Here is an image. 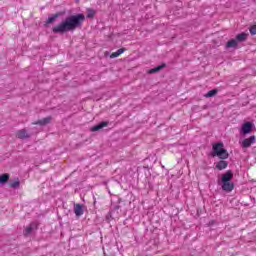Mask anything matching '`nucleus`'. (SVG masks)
Masks as SVG:
<instances>
[{
	"instance_id": "1",
	"label": "nucleus",
	"mask_w": 256,
	"mask_h": 256,
	"mask_svg": "<svg viewBox=\"0 0 256 256\" xmlns=\"http://www.w3.org/2000/svg\"><path fill=\"white\" fill-rule=\"evenodd\" d=\"M85 23V14H72L63 19L56 26L52 27L54 35H65V33H74L77 29H81Z\"/></svg>"
},
{
	"instance_id": "2",
	"label": "nucleus",
	"mask_w": 256,
	"mask_h": 256,
	"mask_svg": "<svg viewBox=\"0 0 256 256\" xmlns=\"http://www.w3.org/2000/svg\"><path fill=\"white\" fill-rule=\"evenodd\" d=\"M218 185H221L222 191L231 193L235 189V183H233V170H227L221 174V179L217 181Z\"/></svg>"
},
{
	"instance_id": "3",
	"label": "nucleus",
	"mask_w": 256,
	"mask_h": 256,
	"mask_svg": "<svg viewBox=\"0 0 256 256\" xmlns=\"http://www.w3.org/2000/svg\"><path fill=\"white\" fill-rule=\"evenodd\" d=\"M211 157L229 159V152L225 149V144H223V142H216L212 145Z\"/></svg>"
},
{
	"instance_id": "4",
	"label": "nucleus",
	"mask_w": 256,
	"mask_h": 256,
	"mask_svg": "<svg viewBox=\"0 0 256 256\" xmlns=\"http://www.w3.org/2000/svg\"><path fill=\"white\" fill-rule=\"evenodd\" d=\"M255 128V124L253 122H245L241 127L242 135H249Z\"/></svg>"
},
{
	"instance_id": "5",
	"label": "nucleus",
	"mask_w": 256,
	"mask_h": 256,
	"mask_svg": "<svg viewBox=\"0 0 256 256\" xmlns=\"http://www.w3.org/2000/svg\"><path fill=\"white\" fill-rule=\"evenodd\" d=\"M63 15L62 12H57L55 14H52L48 17V19L44 23V27H49V25H52V23H55L59 17Z\"/></svg>"
},
{
	"instance_id": "6",
	"label": "nucleus",
	"mask_w": 256,
	"mask_h": 256,
	"mask_svg": "<svg viewBox=\"0 0 256 256\" xmlns=\"http://www.w3.org/2000/svg\"><path fill=\"white\" fill-rule=\"evenodd\" d=\"M35 230H37V223H30L23 231L24 237H29Z\"/></svg>"
},
{
	"instance_id": "7",
	"label": "nucleus",
	"mask_w": 256,
	"mask_h": 256,
	"mask_svg": "<svg viewBox=\"0 0 256 256\" xmlns=\"http://www.w3.org/2000/svg\"><path fill=\"white\" fill-rule=\"evenodd\" d=\"M256 141V137L255 135H252L250 136L249 138H245L243 141H242V147L244 149H249V147H251V145H253V143H255Z\"/></svg>"
},
{
	"instance_id": "8",
	"label": "nucleus",
	"mask_w": 256,
	"mask_h": 256,
	"mask_svg": "<svg viewBox=\"0 0 256 256\" xmlns=\"http://www.w3.org/2000/svg\"><path fill=\"white\" fill-rule=\"evenodd\" d=\"M108 126H109V121H102V122L98 123L97 125L92 126L90 128V131L92 133H95L97 131H101V129H104V127H108Z\"/></svg>"
},
{
	"instance_id": "9",
	"label": "nucleus",
	"mask_w": 256,
	"mask_h": 256,
	"mask_svg": "<svg viewBox=\"0 0 256 256\" xmlns=\"http://www.w3.org/2000/svg\"><path fill=\"white\" fill-rule=\"evenodd\" d=\"M53 121L52 116H47L46 118L37 120L36 122L33 123V125H40V127H45V125H49Z\"/></svg>"
},
{
	"instance_id": "10",
	"label": "nucleus",
	"mask_w": 256,
	"mask_h": 256,
	"mask_svg": "<svg viewBox=\"0 0 256 256\" xmlns=\"http://www.w3.org/2000/svg\"><path fill=\"white\" fill-rule=\"evenodd\" d=\"M165 67H167V64L162 63L161 65H158V66L148 70V73H149V75H155V73H159V72L163 71V69H165Z\"/></svg>"
},
{
	"instance_id": "11",
	"label": "nucleus",
	"mask_w": 256,
	"mask_h": 256,
	"mask_svg": "<svg viewBox=\"0 0 256 256\" xmlns=\"http://www.w3.org/2000/svg\"><path fill=\"white\" fill-rule=\"evenodd\" d=\"M215 167L218 171H223V169H227V167H229V162L225 161V159H221L216 163Z\"/></svg>"
},
{
	"instance_id": "12",
	"label": "nucleus",
	"mask_w": 256,
	"mask_h": 256,
	"mask_svg": "<svg viewBox=\"0 0 256 256\" xmlns=\"http://www.w3.org/2000/svg\"><path fill=\"white\" fill-rule=\"evenodd\" d=\"M16 137H17V139H29V137H31V135H29V133H27L26 129H21V130L17 131Z\"/></svg>"
},
{
	"instance_id": "13",
	"label": "nucleus",
	"mask_w": 256,
	"mask_h": 256,
	"mask_svg": "<svg viewBox=\"0 0 256 256\" xmlns=\"http://www.w3.org/2000/svg\"><path fill=\"white\" fill-rule=\"evenodd\" d=\"M74 213L76 217H81L83 213H85V210H83V205L82 204H74Z\"/></svg>"
},
{
	"instance_id": "14",
	"label": "nucleus",
	"mask_w": 256,
	"mask_h": 256,
	"mask_svg": "<svg viewBox=\"0 0 256 256\" xmlns=\"http://www.w3.org/2000/svg\"><path fill=\"white\" fill-rule=\"evenodd\" d=\"M247 37H249V34L242 32L236 35L235 40L237 41V43H244V41H247Z\"/></svg>"
},
{
	"instance_id": "15",
	"label": "nucleus",
	"mask_w": 256,
	"mask_h": 256,
	"mask_svg": "<svg viewBox=\"0 0 256 256\" xmlns=\"http://www.w3.org/2000/svg\"><path fill=\"white\" fill-rule=\"evenodd\" d=\"M125 51H127V49H125V48H120V49H118L116 52H113V53L110 55V58H111V59H115V58L119 57V55H123V53H125Z\"/></svg>"
},
{
	"instance_id": "16",
	"label": "nucleus",
	"mask_w": 256,
	"mask_h": 256,
	"mask_svg": "<svg viewBox=\"0 0 256 256\" xmlns=\"http://www.w3.org/2000/svg\"><path fill=\"white\" fill-rule=\"evenodd\" d=\"M239 45V42H237L236 39H231L226 43V49H231L233 47H237Z\"/></svg>"
},
{
	"instance_id": "17",
	"label": "nucleus",
	"mask_w": 256,
	"mask_h": 256,
	"mask_svg": "<svg viewBox=\"0 0 256 256\" xmlns=\"http://www.w3.org/2000/svg\"><path fill=\"white\" fill-rule=\"evenodd\" d=\"M217 93H219V90L218 89H212L210 91H208L204 97H206V99H209L211 97H215V95H217Z\"/></svg>"
},
{
	"instance_id": "18",
	"label": "nucleus",
	"mask_w": 256,
	"mask_h": 256,
	"mask_svg": "<svg viewBox=\"0 0 256 256\" xmlns=\"http://www.w3.org/2000/svg\"><path fill=\"white\" fill-rule=\"evenodd\" d=\"M7 181H9V174L4 173V174L0 175V185H5V183H7Z\"/></svg>"
},
{
	"instance_id": "19",
	"label": "nucleus",
	"mask_w": 256,
	"mask_h": 256,
	"mask_svg": "<svg viewBox=\"0 0 256 256\" xmlns=\"http://www.w3.org/2000/svg\"><path fill=\"white\" fill-rule=\"evenodd\" d=\"M97 12L95 11V10H93V9H91V8H88L87 9V19H93V17H95V14H96Z\"/></svg>"
},
{
	"instance_id": "20",
	"label": "nucleus",
	"mask_w": 256,
	"mask_h": 256,
	"mask_svg": "<svg viewBox=\"0 0 256 256\" xmlns=\"http://www.w3.org/2000/svg\"><path fill=\"white\" fill-rule=\"evenodd\" d=\"M21 185V181H19V178H17L16 181L10 183L11 189H19Z\"/></svg>"
},
{
	"instance_id": "21",
	"label": "nucleus",
	"mask_w": 256,
	"mask_h": 256,
	"mask_svg": "<svg viewBox=\"0 0 256 256\" xmlns=\"http://www.w3.org/2000/svg\"><path fill=\"white\" fill-rule=\"evenodd\" d=\"M119 209H121V206H120L119 204H117V205H112L111 213H117V214H119Z\"/></svg>"
},
{
	"instance_id": "22",
	"label": "nucleus",
	"mask_w": 256,
	"mask_h": 256,
	"mask_svg": "<svg viewBox=\"0 0 256 256\" xmlns=\"http://www.w3.org/2000/svg\"><path fill=\"white\" fill-rule=\"evenodd\" d=\"M250 34H251V35H256V24L253 25V26H251V28H250Z\"/></svg>"
}]
</instances>
